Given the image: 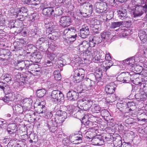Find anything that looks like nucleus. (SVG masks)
<instances>
[{"instance_id":"nucleus-28","label":"nucleus","mask_w":147,"mask_h":147,"mask_svg":"<svg viewBox=\"0 0 147 147\" xmlns=\"http://www.w3.org/2000/svg\"><path fill=\"white\" fill-rule=\"evenodd\" d=\"M84 5L88 13V16H90L93 11V8L92 5L88 2H87L85 3Z\"/></svg>"},{"instance_id":"nucleus-32","label":"nucleus","mask_w":147,"mask_h":147,"mask_svg":"<svg viewBox=\"0 0 147 147\" xmlns=\"http://www.w3.org/2000/svg\"><path fill=\"white\" fill-rule=\"evenodd\" d=\"M56 113L57 117H59V119H62L64 120L67 118V115L66 112L62 111H58Z\"/></svg>"},{"instance_id":"nucleus-40","label":"nucleus","mask_w":147,"mask_h":147,"mask_svg":"<svg viewBox=\"0 0 147 147\" xmlns=\"http://www.w3.org/2000/svg\"><path fill=\"white\" fill-rule=\"evenodd\" d=\"M75 31V29L74 27L69 28H67L64 29L63 33V35H68V34H69L70 32H73Z\"/></svg>"},{"instance_id":"nucleus-20","label":"nucleus","mask_w":147,"mask_h":147,"mask_svg":"<svg viewBox=\"0 0 147 147\" xmlns=\"http://www.w3.org/2000/svg\"><path fill=\"white\" fill-rule=\"evenodd\" d=\"M40 0H24L22 2L26 5H36L40 3Z\"/></svg>"},{"instance_id":"nucleus-35","label":"nucleus","mask_w":147,"mask_h":147,"mask_svg":"<svg viewBox=\"0 0 147 147\" xmlns=\"http://www.w3.org/2000/svg\"><path fill=\"white\" fill-rule=\"evenodd\" d=\"M63 13L62 8L61 7H58L55 8V10H54L53 14L55 16H59Z\"/></svg>"},{"instance_id":"nucleus-6","label":"nucleus","mask_w":147,"mask_h":147,"mask_svg":"<svg viewBox=\"0 0 147 147\" xmlns=\"http://www.w3.org/2000/svg\"><path fill=\"white\" fill-rule=\"evenodd\" d=\"M76 92L73 90L69 91L67 94L68 99L71 101H75L77 100L79 96V93H80L81 92L78 90Z\"/></svg>"},{"instance_id":"nucleus-50","label":"nucleus","mask_w":147,"mask_h":147,"mask_svg":"<svg viewBox=\"0 0 147 147\" xmlns=\"http://www.w3.org/2000/svg\"><path fill=\"white\" fill-rule=\"evenodd\" d=\"M54 76L56 80H61V76L59 71H55L54 72Z\"/></svg>"},{"instance_id":"nucleus-23","label":"nucleus","mask_w":147,"mask_h":147,"mask_svg":"<svg viewBox=\"0 0 147 147\" xmlns=\"http://www.w3.org/2000/svg\"><path fill=\"white\" fill-rule=\"evenodd\" d=\"M12 107L14 112L19 113H23V106L22 105L18 104L12 106Z\"/></svg>"},{"instance_id":"nucleus-29","label":"nucleus","mask_w":147,"mask_h":147,"mask_svg":"<svg viewBox=\"0 0 147 147\" xmlns=\"http://www.w3.org/2000/svg\"><path fill=\"white\" fill-rule=\"evenodd\" d=\"M139 36L141 40L143 42H146L147 38V34L142 30L140 31L139 33Z\"/></svg>"},{"instance_id":"nucleus-58","label":"nucleus","mask_w":147,"mask_h":147,"mask_svg":"<svg viewBox=\"0 0 147 147\" xmlns=\"http://www.w3.org/2000/svg\"><path fill=\"white\" fill-rule=\"evenodd\" d=\"M118 30H122V36L123 37H125L128 36L129 35V31L127 30H125L124 29H122L121 28H119Z\"/></svg>"},{"instance_id":"nucleus-37","label":"nucleus","mask_w":147,"mask_h":147,"mask_svg":"<svg viewBox=\"0 0 147 147\" xmlns=\"http://www.w3.org/2000/svg\"><path fill=\"white\" fill-rule=\"evenodd\" d=\"M45 92L46 91L45 89H40L37 90L36 94L38 97L41 98L44 96Z\"/></svg>"},{"instance_id":"nucleus-55","label":"nucleus","mask_w":147,"mask_h":147,"mask_svg":"<svg viewBox=\"0 0 147 147\" xmlns=\"http://www.w3.org/2000/svg\"><path fill=\"white\" fill-rule=\"evenodd\" d=\"M140 53H137L136 55L132 57L135 60V62H139L140 61V57H141L140 56Z\"/></svg>"},{"instance_id":"nucleus-18","label":"nucleus","mask_w":147,"mask_h":147,"mask_svg":"<svg viewBox=\"0 0 147 147\" xmlns=\"http://www.w3.org/2000/svg\"><path fill=\"white\" fill-rule=\"evenodd\" d=\"M42 102H39L36 107V112L38 113H43L46 111V108L44 105L42 104Z\"/></svg>"},{"instance_id":"nucleus-46","label":"nucleus","mask_w":147,"mask_h":147,"mask_svg":"<svg viewBox=\"0 0 147 147\" xmlns=\"http://www.w3.org/2000/svg\"><path fill=\"white\" fill-rule=\"evenodd\" d=\"M33 57L36 59V60L37 61H40V59L42 58V56L40 55V53L39 52H36L33 54Z\"/></svg>"},{"instance_id":"nucleus-44","label":"nucleus","mask_w":147,"mask_h":147,"mask_svg":"<svg viewBox=\"0 0 147 147\" xmlns=\"http://www.w3.org/2000/svg\"><path fill=\"white\" fill-rule=\"evenodd\" d=\"M51 121H53L55 122L56 123V125L57 124H58L59 125H62L64 121V120L62 119H59V117H58L54 118V119H53L51 120Z\"/></svg>"},{"instance_id":"nucleus-3","label":"nucleus","mask_w":147,"mask_h":147,"mask_svg":"<svg viewBox=\"0 0 147 147\" xmlns=\"http://www.w3.org/2000/svg\"><path fill=\"white\" fill-rule=\"evenodd\" d=\"M85 71L82 69L76 70L74 76V81L75 83H79L84 78Z\"/></svg>"},{"instance_id":"nucleus-42","label":"nucleus","mask_w":147,"mask_h":147,"mask_svg":"<svg viewBox=\"0 0 147 147\" xmlns=\"http://www.w3.org/2000/svg\"><path fill=\"white\" fill-rule=\"evenodd\" d=\"M82 135L80 134L75 135L73 136V138H75V144L80 143L82 142Z\"/></svg>"},{"instance_id":"nucleus-62","label":"nucleus","mask_w":147,"mask_h":147,"mask_svg":"<svg viewBox=\"0 0 147 147\" xmlns=\"http://www.w3.org/2000/svg\"><path fill=\"white\" fill-rule=\"evenodd\" d=\"M45 65L48 66H51L53 65V63L52 61L51 60H46L45 61Z\"/></svg>"},{"instance_id":"nucleus-5","label":"nucleus","mask_w":147,"mask_h":147,"mask_svg":"<svg viewBox=\"0 0 147 147\" xmlns=\"http://www.w3.org/2000/svg\"><path fill=\"white\" fill-rule=\"evenodd\" d=\"M142 9V6L140 5H135L133 6L132 12L133 17L136 18L141 16L143 13Z\"/></svg>"},{"instance_id":"nucleus-60","label":"nucleus","mask_w":147,"mask_h":147,"mask_svg":"<svg viewBox=\"0 0 147 147\" xmlns=\"http://www.w3.org/2000/svg\"><path fill=\"white\" fill-rule=\"evenodd\" d=\"M134 120L131 118H128L125 121V123L128 125L132 124L134 123Z\"/></svg>"},{"instance_id":"nucleus-56","label":"nucleus","mask_w":147,"mask_h":147,"mask_svg":"<svg viewBox=\"0 0 147 147\" xmlns=\"http://www.w3.org/2000/svg\"><path fill=\"white\" fill-rule=\"evenodd\" d=\"M55 55L54 53H49L47 54V59H49L51 61L54 59L55 58Z\"/></svg>"},{"instance_id":"nucleus-22","label":"nucleus","mask_w":147,"mask_h":147,"mask_svg":"<svg viewBox=\"0 0 147 147\" xmlns=\"http://www.w3.org/2000/svg\"><path fill=\"white\" fill-rule=\"evenodd\" d=\"M28 11V10L25 7L21 8L20 9H18L16 13V16L18 17V19L21 18V17L19 18V16L23 17L25 13H26Z\"/></svg>"},{"instance_id":"nucleus-31","label":"nucleus","mask_w":147,"mask_h":147,"mask_svg":"<svg viewBox=\"0 0 147 147\" xmlns=\"http://www.w3.org/2000/svg\"><path fill=\"white\" fill-rule=\"evenodd\" d=\"M48 41V38L47 36L42 37L39 38L37 41L36 44V46H38L44 43H47Z\"/></svg>"},{"instance_id":"nucleus-47","label":"nucleus","mask_w":147,"mask_h":147,"mask_svg":"<svg viewBox=\"0 0 147 147\" xmlns=\"http://www.w3.org/2000/svg\"><path fill=\"white\" fill-rule=\"evenodd\" d=\"M29 64L30 65H28V69H31L32 71H33L34 69H35L36 68L38 67V65L36 64H35L32 63V62L29 61Z\"/></svg>"},{"instance_id":"nucleus-38","label":"nucleus","mask_w":147,"mask_h":147,"mask_svg":"<svg viewBox=\"0 0 147 147\" xmlns=\"http://www.w3.org/2000/svg\"><path fill=\"white\" fill-rule=\"evenodd\" d=\"M81 6V9H80L78 11V12L80 13L81 15H82L84 17H86L89 16H88V13L86 11V9L85 8L84 5L83 7V8Z\"/></svg>"},{"instance_id":"nucleus-12","label":"nucleus","mask_w":147,"mask_h":147,"mask_svg":"<svg viewBox=\"0 0 147 147\" xmlns=\"http://www.w3.org/2000/svg\"><path fill=\"white\" fill-rule=\"evenodd\" d=\"M15 98V94L13 92L3 98L2 100L5 102L8 103V105H11L12 101H13Z\"/></svg>"},{"instance_id":"nucleus-43","label":"nucleus","mask_w":147,"mask_h":147,"mask_svg":"<svg viewBox=\"0 0 147 147\" xmlns=\"http://www.w3.org/2000/svg\"><path fill=\"white\" fill-rule=\"evenodd\" d=\"M82 135L80 134L75 135L73 136V138H75V144L80 143L82 142Z\"/></svg>"},{"instance_id":"nucleus-36","label":"nucleus","mask_w":147,"mask_h":147,"mask_svg":"<svg viewBox=\"0 0 147 147\" xmlns=\"http://www.w3.org/2000/svg\"><path fill=\"white\" fill-rule=\"evenodd\" d=\"M123 22L122 21L112 22L110 26V27L111 28H115L119 27L123 25Z\"/></svg>"},{"instance_id":"nucleus-25","label":"nucleus","mask_w":147,"mask_h":147,"mask_svg":"<svg viewBox=\"0 0 147 147\" xmlns=\"http://www.w3.org/2000/svg\"><path fill=\"white\" fill-rule=\"evenodd\" d=\"M45 27L47 29V31L49 32H52L55 27L54 24L52 22H46Z\"/></svg>"},{"instance_id":"nucleus-7","label":"nucleus","mask_w":147,"mask_h":147,"mask_svg":"<svg viewBox=\"0 0 147 147\" xmlns=\"http://www.w3.org/2000/svg\"><path fill=\"white\" fill-rule=\"evenodd\" d=\"M71 22V19L69 16H63L60 19V25L63 27H65L69 26Z\"/></svg>"},{"instance_id":"nucleus-51","label":"nucleus","mask_w":147,"mask_h":147,"mask_svg":"<svg viewBox=\"0 0 147 147\" xmlns=\"http://www.w3.org/2000/svg\"><path fill=\"white\" fill-rule=\"evenodd\" d=\"M45 117L47 119H50L53 115V112L51 111L46 110V111L45 112Z\"/></svg>"},{"instance_id":"nucleus-54","label":"nucleus","mask_w":147,"mask_h":147,"mask_svg":"<svg viewBox=\"0 0 147 147\" xmlns=\"http://www.w3.org/2000/svg\"><path fill=\"white\" fill-rule=\"evenodd\" d=\"M3 78L2 79L5 82H8L9 81H11V78L10 75L9 74H6L3 77Z\"/></svg>"},{"instance_id":"nucleus-14","label":"nucleus","mask_w":147,"mask_h":147,"mask_svg":"<svg viewBox=\"0 0 147 147\" xmlns=\"http://www.w3.org/2000/svg\"><path fill=\"white\" fill-rule=\"evenodd\" d=\"M92 141L93 144L95 145H101L104 143L103 139L100 136L93 138Z\"/></svg>"},{"instance_id":"nucleus-13","label":"nucleus","mask_w":147,"mask_h":147,"mask_svg":"<svg viewBox=\"0 0 147 147\" xmlns=\"http://www.w3.org/2000/svg\"><path fill=\"white\" fill-rule=\"evenodd\" d=\"M50 131L54 133L57 129V126L56 123L53 121L49 120L48 121L46 125Z\"/></svg>"},{"instance_id":"nucleus-61","label":"nucleus","mask_w":147,"mask_h":147,"mask_svg":"<svg viewBox=\"0 0 147 147\" xmlns=\"http://www.w3.org/2000/svg\"><path fill=\"white\" fill-rule=\"evenodd\" d=\"M95 42L93 40V38H92L91 40L89 41L88 43L89 47H94L95 45L96 44Z\"/></svg>"},{"instance_id":"nucleus-15","label":"nucleus","mask_w":147,"mask_h":147,"mask_svg":"<svg viewBox=\"0 0 147 147\" xmlns=\"http://www.w3.org/2000/svg\"><path fill=\"white\" fill-rule=\"evenodd\" d=\"M7 131L9 134H14L17 131L16 125L14 123L9 124L7 126Z\"/></svg>"},{"instance_id":"nucleus-48","label":"nucleus","mask_w":147,"mask_h":147,"mask_svg":"<svg viewBox=\"0 0 147 147\" xmlns=\"http://www.w3.org/2000/svg\"><path fill=\"white\" fill-rule=\"evenodd\" d=\"M84 82L87 86L90 87L92 86L94 83V81L91 80L89 78H87L85 79Z\"/></svg>"},{"instance_id":"nucleus-53","label":"nucleus","mask_w":147,"mask_h":147,"mask_svg":"<svg viewBox=\"0 0 147 147\" xmlns=\"http://www.w3.org/2000/svg\"><path fill=\"white\" fill-rule=\"evenodd\" d=\"M100 114L101 115L102 117H107L109 115V112L106 109H104L101 111Z\"/></svg>"},{"instance_id":"nucleus-63","label":"nucleus","mask_w":147,"mask_h":147,"mask_svg":"<svg viewBox=\"0 0 147 147\" xmlns=\"http://www.w3.org/2000/svg\"><path fill=\"white\" fill-rule=\"evenodd\" d=\"M17 70V69H15L13 71V74L17 78H19L21 77L20 73L17 72L16 71Z\"/></svg>"},{"instance_id":"nucleus-4","label":"nucleus","mask_w":147,"mask_h":147,"mask_svg":"<svg viewBox=\"0 0 147 147\" xmlns=\"http://www.w3.org/2000/svg\"><path fill=\"white\" fill-rule=\"evenodd\" d=\"M118 81L123 82V83H128L131 80L130 75L128 72H123L121 73L117 77Z\"/></svg>"},{"instance_id":"nucleus-39","label":"nucleus","mask_w":147,"mask_h":147,"mask_svg":"<svg viewBox=\"0 0 147 147\" xmlns=\"http://www.w3.org/2000/svg\"><path fill=\"white\" fill-rule=\"evenodd\" d=\"M8 123L7 120L2 118H1L0 121V128L5 129L7 127Z\"/></svg>"},{"instance_id":"nucleus-2","label":"nucleus","mask_w":147,"mask_h":147,"mask_svg":"<svg viewBox=\"0 0 147 147\" xmlns=\"http://www.w3.org/2000/svg\"><path fill=\"white\" fill-rule=\"evenodd\" d=\"M51 96L52 102L55 104H59L64 101V94L59 90H55L53 91Z\"/></svg>"},{"instance_id":"nucleus-24","label":"nucleus","mask_w":147,"mask_h":147,"mask_svg":"<svg viewBox=\"0 0 147 147\" xmlns=\"http://www.w3.org/2000/svg\"><path fill=\"white\" fill-rule=\"evenodd\" d=\"M98 51L96 49L93 47H88V49L86 51V54L87 55H91L95 57Z\"/></svg>"},{"instance_id":"nucleus-33","label":"nucleus","mask_w":147,"mask_h":147,"mask_svg":"<svg viewBox=\"0 0 147 147\" xmlns=\"http://www.w3.org/2000/svg\"><path fill=\"white\" fill-rule=\"evenodd\" d=\"M133 24L134 25L140 28L144 27V23L140 19L136 20L134 19L133 22Z\"/></svg>"},{"instance_id":"nucleus-41","label":"nucleus","mask_w":147,"mask_h":147,"mask_svg":"<svg viewBox=\"0 0 147 147\" xmlns=\"http://www.w3.org/2000/svg\"><path fill=\"white\" fill-rule=\"evenodd\" d=\"M93 40L95 42V43L96 44H98L101 43L102 40V38H101L100 35L97 36L96 35L93 37Z\"/></svg>"},{"instance_id":"nucleus-26","label":"nucleus","mask_w":147,"mask_h":147,"mask_svg":"<svg viewBox=\"0 0 147 147\" xmlns=\"http://www.w3.org/2000/svg\"><path fill=\"white\" fill-rule=\"evenodd\" d=\"M67 108V109L66 110V113L67 114V115H68L69 116L71 115L74 117H75L74 116H76V113H75V111L74 106H68Z\"/></svg>"},{"instance_id":"nucleus-34","label":"nucleus","mask_w":147,"mask_h":147,"mask_svg":"<svg viewBox=\"0 0 147 147\" xmlns=\"http://www.w3.org/2000/svg\"><path fill=\"white\" fill-rule=\"evenodd\" d=\"M102 40L104 39L106 40H108L111 38V34L110 32H104L101 33V35H100Z\"/></svg>"},{"instance_id":"nucleus-8","label":"nucleus","mask_w":147,"mask_h":147,"mask_svg":"<svg viewBox=\"0 0 147 147\" xmlns=\"http://www.w3.org/2000/svg\"><path fill=\"white\" fill-rule=\"evenodd\" d=\"M29 65L28 60H18L17 61V66L18 67L19 69L21 71L23 69H28V65Z\"/></svg>"},{"instance_id":"nucleus-16","label":"nucleus","mask_w":147,"mask_h":147,"mask_svg":"<svg viewBox=\"0 0 147 147\" xmlns=\"http://www.w3.org/2000/svg\"><path fill=\"white\" fill-rule=\"evenodd\" d=\"M135 69V70L136 71L138 74H140L144 77L147 76V67L146 68H143L141 66H138Z\"/></svg>"},{"instance_id":"nucleus-30","label":"nucleus","mask_w":147,"mask_h":147,"mask_svg":"<svg viewBox=\"0 0 147 147\" xmlns=\"http://www.w3.org/2000/svg\"><path fill=\"white\" fill-rule=\"evenodd\" d=\"M125 107L128 108L129 111H132L134 110L136 108V104L133 102H128L125 104Z\"/></svg>"},{"instance_id":"nucleus-59","label":"nucleus","mask_w":147,"mask_h":147,"mask_svg":"<svg viewBox=\"0 0 147 147\" xmlns=\"http://www.w3.org/2000/svg\"><path fill=\"white\" fill-rule=\"evenodd\" d=\"M129 62L130 67H133L134 66V64L135 62V60L134 59L133 57H131L129 58Z\"/></svg>"},{"instance_id":"nucleus-11","label":"nucleus","mask_w":147,"mask_h":147,"mask_svg":"<svg viewBox=\"0 0 147 147\" xmlns=\"http://www.w3.org/2000/svg\"><path fill=\"white\" fill-rule=\"evenodd\" d=\"M116 87L115 84L112 82L106 86L105 90L107 94H112L115 92Z\"/></svg>"},{"instance_id":"nucleus-49","label":"nucleus","mask_w":147,"mask_h":147,"mask_svg":"<svg viewBox=\"0 0 147 147\" xmlns=\"http://www.w3.org/2000/svg\"><path fill=\"white\" fill-rule=\"evenodd\" d=\"M107 62L105 63V68L104 69V71H106L107 70L109 69L111 66L113 65V62L111 61H107Z\"/></svg>"},{"instance_id":"nucleus-27","label":"nucleus","mask_w":147,"mask_h":147,"mask_svg":"<svg viewBox=\"0 0 147 147\" xmlns=\"http://www.w3.org/2000/svg\"><path fill=\"white\" fill-rule=\"evenodd\" d=\"M91 108V111L93 113H98L101 111V108L100 106L95 104L94 102H93Z\"/></svg>"},{"instance_id":"nucleus-17","label":"nucleus","mask_w":147,"mask_h":147,"mask_svg":"<svg viewBox=\"0 0 147 147\" xmlns=\"http://www.w3.org/2000/svg\"><path fill=\"white\" fill-rule=\"evenodd\" d=\"M54 9L52 7H49L44 8L42 10V13L47 16H50L53 14Z\"/></svg>"},{"instance_id":"nucleus-10","label":"nucleus","mask_w":147,"mask_h":147,"mask_svg":"<svg viewBox=\"0 0 147 147\" xmlns=\"http://www.w3.org/2000/svg\"><path fill=\"white\" fill-rule=\"evenodd\" d=\"M80 33L79 36L83 38H86L90 33L89 28L88 26H84L80 30Z\"/></svg>"},{"instance_id":"nucleus-1","label":"nucleus","mask_w":147,"mask_h":147,"mask_svg":"<svg viewBox=\"0 0 147 147\" xmlns=\"http://www.w3.org/2000/svg\"><path fill=\"white\" fill-rule=\"evenodd\" d=\"M81 104L78 105V107L79 109L78 112L76 113V116H74V117L76 118H78L77 115H79L80 113L82 114V115L84 116L82 118V120H84L85 119V116L84 115L86 111L88 110L89 108H91L92 105L93 103V101L90 100H86L83 99L80 101Z\"/></svg>"},{"instance_id":"nucleus-57","label":"nucleus","mask_w":147,"mask_h":147,"mask_svg":"<svg viewBox=\"0 0 147 147\" xmlns=\"http://www.w3.org/2000/svg\"><path fill=\"white\" fill-rule=\"evenodd\" d=\"M99 29L98 27H97V25H94L92 28L91 30L94 33L97 34L98 32Z\"/></svg>"},{"instance_id":"nucleus-21","label":"nucleus","mask_w":147,"mask_h":147,"mask_svg":"<svg viewBox=\"0 0 147 147\" xmlns=\"http://www.w3.org/2000/svg\"><path fill=\"white\" fill-rule=\"evenodd\" d=\"M118 13L119 17L122 20L127 18V10L125 9L119 10L118 11Z\"/></svg>"},{"instance_id":"nucleus-52","label":"nucleus","mask_w":147,"mask_h":147,"mask_svg":"<svg viewBox=\"0 0 147 147\" xmlns=\"http://www.w3.org/2000/svg\"><path fill=\"white\" fill-rule=\"evenodd\" d=\"M84 124L86 125V128L92 129L94 127V124H93V122L89 120H88L86 121L85 122Z\"/></svg>"},{"instance_id":"nucleus-19","label":"nucleus","mask_w":147,"mask_h":147,"mask_svg":"<svg viewBox=\"0 0 147 147\" xmlns=\"http://www.w3.org/2000/svg\"><path fill=\"white\" fill-rule=\"evenodd\" d=\"M102 4L99 2L96 3L94 5L93 8L95 9L97 13H105V11H104L101 8V5Z\"/></svg>"},{"instance_id":"nucleus-9","label":"nucleus","mask_w":147,"mask_h":147,"mask_svg":"<svg viewBox=\"0 0 147 147\" xmlns=\"http://www.w3.org/2000/svg\"><path fill=\"white\" fill-rule=\"evenodd\" d=\"M89 45L87 41L86 40L83 41L82 42L79 44L78 47V49L80 52L82 53L86 54V51L88 49Z\"/></svg>"},{"instance_id":"nucleus-64","label":"nucleus","mask_w":147,"mask_h":147,"mask_svg":"<svg viewBox=\"0 0 147 147\" xmlns=\"http://www.w3.org/2000/svg\"><path fill=\"white\" fill-rule=\"evenodd\" d=\"M119 147H131V146L129 144L124 142L121 144Z\"/></svg>"},{"instance_id":"nucleus-45","label":"nucleus","mask_w":147,"mask_h":147,"mask_svg":"<svg viewBox=\"0 0 147 147\" xmlns=\"http://www.w3.org/2000/svg\"><path fill=\"white\" fill-rule=\"evenodd\" d=\"M38 18V15L37 13H34L31 15L29 17V20L32 22H33L36 20Z\"/></svg>"}]
</instances>
